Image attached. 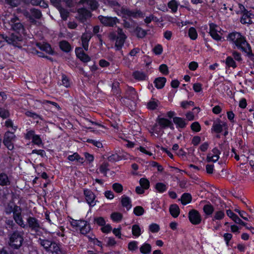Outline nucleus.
I'll use <instances>...</instances> for the list:
<instances>
[{"instance_id": "dca6fc26", "label": "nucleus", "mask_w": 254, "mask_h": 254, "mask_svg": "<svg viewBox=\"0 0 254 254\" xmlns=\"http://www.w3.org/2000/svg\"><path fill=\"white\" fill-rule=\"evenodd\" d=\"M122 13L119 16H122L125 18H136L142 16V13L140 11H134L131 10L129 9L123 7Z\"/></svg>"}, {"instance_id": "5701e85b", "label": "nucleus", "mask_w": 254, "mask_h": 254, "mask_svg": "<svg viewBox=\"0 0 254 254\" xmlns=\"http://www.w3.org/2000/svg\"><path fill=\"white\" fill-rule=\"evenodd\" d=\"M121 203L124 207H126L127 210H129L132 206L131 201L130 198L125 195H123L121 197Z\"/></svg>"}, {"instance_id": "1a4fd4ad", "label": "nucleus", "mask_w": 254, "mask_h": 254, "mask_svg": "<svg viewBox=\"0 0 254 254\" xmlns=\"http://www.w3.org/2000/svg\"><path fill=\"white\" fill-rule=\"evenodd\" d=\"M239 8L243 13V16L241 19V22L242 24H251L252 23L251 19L254 17V15L250 12L248 11L244 5L239 4Z\"/></svg>"}, {"instance_id": "b1692460", "label": "nucleus", "mask_w": 254, "mask_h": 254, "mask_svg": "<svg viewBox=\"0 0 254 254\" xmlns=\"http://www.w3.org/2000/svg\"><path fill=\"white\" fill-rule=\"evenodd\" d=\"M80 232L82 234L86 235L91 230L90 224L86 221L83 220L79 227Z\"/></svg>"}, {"instance_id": "393cba45", "label": "nucleus", "mask_w": 254, "mask_h": 254, "mask_svg": "<svg viewBox=\"0 0 254 254\" xmlns=\"http://www.w3.org/2000/svg\"><path fill=\"white\" fill-rule=\"evenodd\" d=\"M67 159L71 162L76 161L80 164H82L84 162V158L81 157L77 153L75 152L72 155H69L67 157Z\"/></svg>"}, {"instance_id": "4c0bfd02", "label": "nucleus", "mask_w": 254, "mask_h": 254, "mask_svg": "<svg viewBox=\"0 0 254 254\" xmlns=\"http://www.w3.org/2000/svg\"><path fill=\"white\" fill-rule=\"evenodd\" d=\"M203 210L207 216L211 215L214 211V208L210 203L204 205Z\"/></svg>"}, {"instance_id": "f704fd0d", "label": "nucleus", "mask_w": 254, "mask_h": 254, "mask_svg": "<svg viewBox=\"0 0 254 254\" xmlns=\"http://www.w3.org/2000/svg\"><path fill=\"white\" fill-rule=\"evenodd\" d=\"M131 232L133 236L137 238L141 235L143 231L138 224H134L132 226Z\"/></svg>"}, {"instance_id": "603ef678", "label": "nucleus", "mask_w": 254, "mask_h": 254, "mask_svg": "<svg viewBox=\"0 0 254 254\" xmlns=\"http://www.w3.org/2000/svg\"><path fill=\"white\" fill-rule=\"evenodd\" d=\"M108 167V163L104 162L101 165L99 168V170L101 173L103 174L104 176H106L107 172L109 170Z\"/></svg>"}, {"instance_id": "c85d7f7f", "label": "nucleus", "mask_w": 254, "mask_h": 254, "mask_svg": "<svg viewBox=\"0 0 254 254\" xmlns=\"http://www.w3.org/2000/svg\"><path fill=\"white\" fill-rule=\"evenodd\" d=\"M179 5V2L176 0H171L168 3V7L173 13L177 12Z\"/></svg>"}, {"instance_id": "f03ea898", "label": "nucleus", "mask_w": 254, "mask_h": 254, "mask_svg": "<svg viewBox=\"0 0 254 254\" xmlns=\"http://www.w3.org/2000/svg\"><path fill=\"white\" fill-rule=\"evenodd\" d=\"M9 24L11 29L14 32L9 35H13L15 37H20V47L23 39V36L25 35V29L23 25L20 23L19 19L16 16L11 18Z\"/></svg>"}, {"instance_id": "cd10ccee", "label": "nucleus", "mask_w": 254, "mask_h": 254, "mask_svg": "<svg viewBox=\"0 0 254 254\" xmlns=\"http://www.w3.org/2000/svg\"><path fill=\"white\" fill-rule=\"evenodd\" d=\"M37 47L42 51L49 54H53V52L51 46L48 43H37Z\"/></svg>"}, {"instance_id": "bf43d9fd", "label": "nucleus", "mask_w": 254, "mask_h": 254, "mask_svg": "<svg viewBox=\"0 0 254 254\" xmlns=\"http://www.w3.org/2000/svg\"><path fill=\"white\" fill-rule=\"evenodd\" d=\"M149 230L152 233H157L160 230V226L156 223H152L149 226Z\"/></svg>"}, {"instance_id": "13d9d810", "label": "nucleus", "mask_w": 254, "mask_h": 254, "mask_svg": "<svg viewBox=\"0 0 254 254\" xmlns=\"http://www.w3.org/2000/svg\"><path fill=\"white\" fill-rule=\"evenodd\" d=\"M162 127L156 122V123L153 126L151 130L153 132L157 134L161 133L162 132Z\"/></svg>"}, {"instance_id": "680f3d73", "label": "nucleus", "mask_w": 254, "mask_h": 254, "mask_svg": "<svg viewBox=\"0 0 254 254\" xmlns=\"http://www.w3.org/2000/svg\"><path fill=\"white\" fill-rule=\"evenodd\" d=\"M112 230V228L111 225L109 224H105V225L102 226L101 228V231L103 233H106V234L109 233L110 232H111Z\"/></svg>"}, {"instance_id": "7c9ffc66", "label": "nucleus", "mask_w": 254, "mask_h": 254, "mask_svg": "<svg viewBox=\"0 0 254 254\" xmlns=\"http://www.w3.org/2000/svg\"><path fill=\"white\" fill-rule=\"evenodd\" d=\"M166 82V79L164 77H159L156 78L154 81L155 87L158 89L162 88Z\"/></svg>"}, {"instance_id": "e433bc0d", "label": "nucleus", "mask_w": 254, "mask_h": 254, "mask_svg": "<svg viewBox=\"0 0 254 254\" xmlns=\"http://www.w3.org/2000/svg\"><path fill=\"white\" fill-rule=\"evenodd\" d=\"M159 105V102L158 100L152 98L147 103V108L149 110H153L156 109Z\"/></svg>"}, {"instance_id": "423d86ee", "label": "nucleus", "mask_w": 254, "mask_h": 254, "mask_svg": "<svg viewBox=\"0 0 254 254\" xmlns=\"http://www.w3.org/2000/svg\"><path fill=\"white\" fill-rule=\"evenodd\" d=\"M27 228H28L32 232H34L36 235L42 236L41 229L42 227L40 221L35 217L29 216L26 219Z\"/></svg>"}, {"instance_id": "6e6d98bb", "label": "nucleus", "mask_w": 254, "mask_h": 254, "mask_svg": "<svg viewBox=\"0 0 254 254\" xmlns=\"http://www.w3.org/2000/svg\"><path fill=\"white\" fill-rule=\"evenodd\" d=\"M4 126L6 127H11L14 131H15L17 128V126H14L13 122L11 119H7L5 121Z\"/></svg>"}, {"instance_id": "aec40b11", "label": "nucleus", "mask_w": 254, "mask_h": 254, "mask_svg": "<svg viewBox=\"0 0 254 254\" xmlns=\"http://www.w3.org/2000/svg\"><path fill=\"white\" fill-rule=\"evenodd\" d=\"M75 54L77 57L83 62L87 63L91 60L90 58L83 52L82 48H76Z\"/></svg>"}, {"instance_id": "ddd939ff", "label": "nucleus", "mask_w": 254, "mask_h": 254, "mask_svg": "<svg viewBox=\"0 0 254 254\" xmlns=\"http://www.w3.org/2000/svg\"><path fill=\"white\" fill-rule=\"evenodd\" d=\"M100 21L106 26L113 27L119 22L116 17L104 16L100 15L98 16Z\"/></svg>"}, {"instance_id": "a18cd8bd", "label": "nucleus", "mask_w": 254, "mask_h": 254, "mask_svg": "<svg viewBox=\"0 0 254 254\" xmlns=\"http://www.w3.org/2000/svg\"><path fill=\"white\" fill-rule=\"evenodd\" d=\"M133 75L135 79L138 80H145L146 77V75L144 72L139 71L134 72Z\"/></svg>"}, {"instance_id": "4d7b16f0", "label": "nucleus", "mask_w": 254, "mask_h": 254, "mask_svg": "<svg viewBox=\"0 0 254 254\" xmlns=\"http://www.w3.org/2000/svg\"><path fill=\"white\" fill-rule=\"evenodd\" d=\"M133 213L136 216H141L144 214V210L142 207L137 206L134 208Z\"/></svg>"}, {"instance_id": "ea45409f", "label": "nucleus", "mask_w": 254, "mask_h": 254, "mask_svg": "<svg viewBox=\"0 0 254 254\" xmlns=\"http://www.w3.org/2000/svg\"><path fill=\"white\" fill-rule=\"evenodd\" d=\"M60 47L62 51L65 52H68L71 49L70 44L64 40L60 42Z\"/></svg>"}, {"instance_id": "bb28decb", "label": "nucleus", "mask_w": 254, "mask_h": 254, "mask_svg": "<svg viewBox=\"0 0 254 254\" xmlns=\"http://www.w3.org/2000/svg\"><path fill=\"white\" fill-rule=\"evenodd\" d=\"M173 122L176 125L177 128L180 127L184 128L186 127L187 124L185 119L180 117H174L173 118Z\"/></svg>"}, {"instance_id": "20e7f679", "label": "nucleus", "mask_w": 254, "mask_h": 254, "mask_svg": "<svg viewBox=\"0 0 254 254\" xmlns=\"http://www.w3.org/2000/svg\"><path fill=\"white\" fill-rule=\"evenodd\" d=\"M24 232L23 231H15L10 236L9 244L14 249L19 248L23 241Z\"/></svg>"}, {"instance_id": "9d476101", "label": "nucleus", "mask_w": 254, "mask_h": 254, "mask_svg": "<svg viewBox=\"0 0 254 254\" xmlns=\"http://www.w3.org/2000/svg\"><path fill=\"white\" fill-rule=\"evenodd\" d=\"M223 129H228V126L227 123L218 119L215 121L212 127V130L216 133H220Z\"/></svg>"}, {"instance_id": "39448f33", "label": "nucleus", "mask_w": 254, "mask_h": 254, "mask_svg": "<svg viewBox=\"0 0 254 254\" xmlns=\"http://www.w3.org/2000/svg\"><path fill=\"white\" fill-rule=\"evenodd\" d=\"M20 37H15L13 35L8 36L3 34L0 35V48L4 46L5 43L12 45L13 46L20 47Z\"/></svg>"}, {"instance_id": "052dcab7", "label": "nucleus", "mask_w": 254, "mask_h": 254, "mask_svg": "<svg viewBox=\"0 0 254 254\" xmlns=\"http://www.w3.org/2000/svg\"><path fill=\"white\" fill-rule=\"evenodd\" d=\"M16 207H19L17 205L14 204H9L5 208V212L7 214H10L12 212L13 215L14 214V212L15 211V209Z\"/></svg>"}, {"instance_id": "6e6552de", "label": "nucleus", "mask_w": 254, "mask_h": 254, "mask_svg": "<svg viewBox=\"0 0 254 254\" xmlns=\"http://www.w3.org/2000/svg\"><path fill=\"white\" fill-rule=\"evenodd\" d=\"M15 138V135L14 132L9 131H6L4 134L3 143L9 150H12L14 149L13 141Z\"/></svg>"}, {"instance_id": "7ed1b4c3", "label": "nucleus", "mask_w": 254, "mask_h": 254, "mask_svg": "<svg viewBox=\"0 0 254 254\" xmlns=\"http://www.w3.org/2000/svg\"><path fill=\"white\" fill-rule=\"evenodd\" d=\"M43 237V238H40L38 242L47 252L55 254H62L60 245L59 244L47 240L44 237Z\"/></svg>"}, {"instance_id": "a211bd4d", "label": "nucleus", "mask_w": 254, "mask_h": 254, "mask_svg": "<svg viewBox=\"0 0 254 254\" xmlns=\"http://www.w3.org/2000/svg\"><path fill=\"white\" fill-rule=\"evenodd\" d=\"M108 4L114 9V11L118 15H120L122 13V10L124 7L116 0H107Z\"/></svg>"}, {"instance_id": "09e8293b", "label": "nucleus", "mask_w": 254, "mask_h": 254, "mask_svg": "<svg viewBox=\"0 0 254 254\" xmlns=\"http://www.w3.org/2000/svg\"><path fill=\"white\" fill-rule=\"evenodd\" d=\"M93 222L98 226L102 227L106 224V222L105 219L102 217H96L94 218Z\"/></svg>"}, {"instance_id": "4be33fe9", "label": "nucleus", "mask_w": 254, "mask_h": 254, "mask_svg": "<svg viewBox=\"0 0 254 254\" xmlns=\"http://www.w3.org/2000/svg\"><path fill=\"white\" fill-rule=\"evenodd\" d=\"M92 37V34L90 32H85L82 35L81 41L82 47L85 51L88 49V43Z\"/></svg>"}, {"instance_id": "6ab92c4d", "label": "nucleus", "mask_w": 254, "mask_h": 254, "mask_svg": "<svg viewBox=\"0 0 254 254\" xmlns=\"http://www.w3.org/2000/svg\"><path fill=\"white\" fill-rule=\"evenodd\" d=\"M220 151L216 148L212 149V151L208 153L207 155V161L215 162L218 160Z\"/></svg>"}, {"instance_id": "c03bdc74", "label": "nucleus", "mask_w": 254, "mask_h": 254, "mask_svg": "<svg viewBox=\"0 0 254 254\" xmlns=\"http://www.w3.org/2000/svg\"><path fill=\"white\" fill-rule=\"evenodd\" d=\"M225 64L226 65L229 67H232L235 68L237 67V64L235 61L231 56H228L227 57L225 60Z\"/></svg>"}, {"instance_id": "2eb2a0df", "label": "nucleus", "mask_w": 254, "mask_h": 254, "mask_svg": "<svg viewBox=\"0 0 254 254\" xmlns=\"http://www.w3.org/2000/svg\"><path fill=\"white\" fill-rule=\"evenodd\" d=\"M220 28L214 23L209 24V33L212 38L216 41H221L222 37L218 34L220 31Z\"/></svg>"}, {"instance_id": "2f4dec72", "label": "nucleus", "mask_w": 254, "mask_h": 254, "mask_svg": "<svg viewBox=\"0 0 254 254\" xmlns=\"http://www.w3.org/2000/svg\"><path fill=\"white\" fill-rule=\"evenodd\" d=\"M225 214L223 210H219L214 212L212 217V221L221 220L225 217Z\"/></svg>"}, {"instance_id": "79ce46f5", "label": "nucleus", "mask_w": 254, "mask_h": 254, "mask_svg": "<svg viewBox=\"0 0 254 254\" xmlns=\"http://www.w3.org/2000/svg\"><path fill=\"white\" fill-rule=\"evenodd\" d=\"M79 2L80 3H87L93 10L95 9L98 7V2L95 0H81Z\"/></svg>"}, {"instance_id": "864d4df0", "label": "nucleus", "mask_w": 254, "mask_h": 254, "mask_svg": "<svg viewBox=\"0 0 254 254\" xmlns=\"http://www.w3.org/2000/svg\"><path fill=\"white\" fill-rule=\"evenodd\" d=\"M140 185L145 190H147L149 188V181L145 178H141L139 180Z\"/></svg>"}, {"instance_id": "49530a36", "label": "nucleus", "mask_w": 254, "mask_h": 254, "mask_svg": "<svg viewBox=\"0 0 254 254\" xmlns=\"http://www.w3.org/2000/svg\"><path fill=\"white\" fill-rule=\"evenodd\" d=\"M111 219L115 222H119L123 218V215L119 212H113L111 215Z\"/></svg>"}, {"instance_id": "a19ab883", "label": "nucleus", "mask_w": 254, "mask_h": 254, "mask_svg": "<svg viewBox=\"0 0 254 254\" xmlns=\"http://www.w3.org/2000/svg\"><path fill=\"white\" fill-rule=\"evenodd\" d=\"M181 203L183 205H186L190 202L191 200V196L190 193H184L181 198Z\"/></svg>"}, {"instance_id": "f257e3e1", "label": "nucleus", "mask_w": 254, "mask_h": 254, "mask_svg": "<svg viewBox=\"0 0 254 254\" xmlns=\"http://www.w3.org/2000/svg\"><path fill=\"white\" fill-rule=\"evenodd\" d=\"M227 39L242 52L246 53L248 56H253L252 50L250 44L247 42L245 37L239 32H232L230 33Z\"/></svg>"}, {"instance_id": "8fccbe9b", "label": "nucleus", "mask_w": 254, "mask_h": 254, "mask_svg": "<svg viewBox=\"0 0 254 254\" xmlns=\"http://www.w3.org/2000/svg\"><path fill=\"white\" fill-rule=\"evenodd\" d=\"M10 116L9 111L3 107H0V117L3 119H7Z\"/></svg>"}, {"instance_id": "f8f14e48", "label": "nucleus", "mask_w": 254, "mask_h": 254, "mask_svg": "<svg viewBox=\"0 0 254 254\" xmlns=\"http://www.w3.org/2000/svg\"><path fill=\"white\" fill-rule=\"evenodd\" d=\"M84 195L86 201L90 207H93L96 205L97 200L96 199V195L91 190L87 189H84Z\"/></svg>"}, {"instance_id": "c9c22d12", "label": "nucleus", "mask_w": 254, "mask_h": 254, "mask_svg": "<svg viewBox=\"0 0 254 254\" xmlns=\"http://www.w3.org/2000/svg\"><path fill=\"white\" fill-rule=\"evenodd\" d=\"M155 189L158 192L162 193L167 190L168 186L163 183H157L155 185Z\"/></svg>"}, {"instance_id": "473e14b6", "label": "nucleus", "mask_w": 254, "mask_h": 254, "mask_svg": "<svg viewBox=\"0 0 254 254\" xmlns=\"http://www.w3.org/2000/svg\"><path fill=\"white\" fill-rule=\"evenodd\" d=\"M169 211L173 217L176 218L180 214V208L177 204H172L170 206Z\"/></svg>"}, {"instance_id": "f3484780", "label": "nucleus", "mask_w": 254, "mask_h": 254, "mask_svg": "<svg viewBox=\"0 0 254 254\" xmlns=\"http://www.w3.org/2000/svg\"><path fill=\"white\" fill-rule=\"evenodd\" d=\"M25 15L30 19L31 22L35 21L34 18L40 19L42 16L41 11L36 8L31 9L30 12H25Z\"/></svg>"}, {"instance_id": "0eeeda50", "label": "nucleus", "mask_w": 254, "mask_h": 254, "mask_svg": "<svg viewBox=\"0 0 254 254\" xmlns=\"http://www.w3.org/2000/svg\"><path fill=\"white\" fill-rule=\"evenodd\" d=\"M21 213V208L20 207H16L14 212V214L13 215V218L15 222L18 226H19L22 228L25 229L27 228V225L23 220Z\"/></svg>"}, {"instance_id": "774afa93", "label": "nucleus", "mask_w": 254, "mask_h": 254, "mask_svg": "<svg viewBox=\"0 0 254 254\" xmlns=\"http://www.w3.org/2000/svg\"><path fill=\"white\" fill-rule=\"evenodd\" d=\"M191 129L193 131L195 132H198L201 129V127L197 122H195L191 124L190 126Z\"/></svg>"}, {"instance_id": "72a5a7b5", "label": "nucleus", "mask_w": 254, "mask_h": 254, "mask_svg": "<svg viewBox=\"0 0 254 254\" xmlns=\"http://www.w3.org/2000/svg\"><path fill=\"white\" fill-rule=\"evenodd\" d=\"M139 250L142 254H148L151 252V246L149 244L144 243L140 247Z\"/></svg>"}, {"instance_id": "69168bd1", "label": "nucleus", "mask_w": 254, "mask_h": 254, "mask_svg": "<svg viewBox=\"0 0 254 254\" xmlns=\"http://www.w3.org/2000/svg\"><path fill=\"white\" fill-rule=\"evenodd\" d=\"M107 246L108 247H114L117 244V242L113 237L107 238Z\"/></svg>"}, {"instance_id": "e2e57ef3", "label": "nucleus", "mask_w": 254, "mask_h": 254, "mask_svg": "<svg viewBox=\"0 0 254 254\" xmlns=\"http://www.w3.org/2000/svg\"><path fill=\"white\" fill-rule=\"evenodd\" d=\"M35 135L34 130L27 129L26 133L25 134V138L29 140L32 139Z\"/></svg>"}, {"instance_id": "c756f323", "label": "nucleus", "mask_w": 254, "mask_h": 254, "mask_svg": "<svg viewBox=\"0 0 254 254\" xmlns=\"http://www.w3.org/2000/svg\"><path fill=\"white\" fill-rule=\"evenodd\" d=\"M27 3H30L33 5H40L41 7L47 8L48 6V4L43 0H25Z\"/></svg>"}, {"instance_id": "9b49d317", "label": "nucleus", "mask_w": 254, "mask_h": 254, "mask_svg": "<svg viewBox=\"0 0 254 254\" xmlns=\"http://www.w3.org/2000/svg\"><path fill=\"white\" fill-rule=\"evenodd\" d=\"M117 36L115 43L116 50H120L124 46L125 41L127 38L126 35L123 32L122 29L119 28L117 31Z\"/></svg>"}, {"instance_id": "3c124183", "label": "nucleus", "mask_w": 254, "mask_h": 254, "mask_svg": "<svg viewBox=\"0 0 254 254\" xmlns=\"http://www.w3.org/2000/svg\"><path fill=\"white\" fill-rule=\"evenodd\" d=\"M138 242L136 241H132L128 244V249L131 252L135 251L138 249Z\"/></svg>"}, {"instance_id": "338daca9", "label": "nucleus", "mask_w": 254, "mask_h": 254, "mask_svg": "<svg viewBox=\"0 0 254 254\" xmlns=\"http://www.w3.org/2000/svg\"><path fill=\"white\" fill-rule=\"evenodd\" d=\"M223 237L226 245L228 246L229 245L230 241L232 238V234L229 233H226L224 234Z\"/></svg>"}, {"instance_id": "412c9836", "label": "nucleus", "mask_w": 254, "mask_h": 254, "mask_svg": "<svg viewBox=\"0 0 254 254\" xmlns=\"http://www.w3.org/2000/svg\"><path fill=\"white\" fill-rule=\"evenodd\" d=\"M156 122H157L159 126L163 128L167 127H170L171 129L174 128L172 122L167 119L158 117L156 120Z\"/></svg>"}, {"instance_id": "de8ad7c7", "label": "nucleus", "mask_w": 254, "mask_h": 254, "mask_svg": "<svg viewBox=\"0 0 254 254\" xmlns=\"http://www.w3.org/2000/svg\"><path fill=\"white\" fill-rule=\"evenodd\" d=\"M188 34L189 37L191 40H194L197 38V33L195 28L194 27H191L189 29Z\"/></svg>"}, {"instance_id": "0e129e2a", "label": "nucleus", "mask_w": 254, "mask_h": 254, "mask_svg": "<svg viewBox=\"0 0 254 254\" xmlns=\"http://www.w3.org/2000/svg\"><path fill=\"white\" fill-rule=\"evenodd\" d=\"M59 11L62 19L64 20H66L67 17H68L69 14V13L67 11V10L64 8H61L60 9Z\"/></svg>"}, {"instance_id": "58836bf2", "label": "nucleus", "mask_w": 254, "mask_h": 254, "mask_svg": "<svg viewBox=\"0 0 254 254\" xmlns=\"http://www.w3.org/2000/svg\"><path fill=\"white\" fill-rule=\"evenodd\" d=\"M10 184V181L7 175L5 173L0 174V185L7 186Z\"/></svg>"}, {"instance_id": "a878e982", "label": "nucleus", "mask_w": 254, "mask_h": 254, "mask_svg": "<svg viewBox=\"0 0 254 254\" xmlns=\"http://www.w3.org/2000/svg\"><path fill=\"white\" fill-rule=\"evenodd\" d=\"M126 97L131 100H135L137 98V94L133 87H129L128 88L126 94Z\"/></svg>"}, {"instance_id": "37998d69", "label": "nucleus", "mask_w": 254, "mask_h": 254, "mask_svg": "<svg viewBox=\"0 0 254 254\" xmlns=\"http://www.w3.org/2000/svg\"><path fill=\"white\" fill-rule=\"evenodd\" d=\"M61 81L62 83H60V85H62L66 88H68L70 86L71 82L66 75L62 74Z\"/></svg>"}, {"instance_id": "5fc2aeb1", "label": "nucleus", "mask_w": 254, "mask_h": 254, "mask_svg": "<svg viewBox=\"0 0 254 254\" xmlns=\"http://www.w3.org/2000/svg\"><path fill=\"white\" fill-rule=\"evenodd\" d=\"M112 189L115 192L118 193H121L123 190V186L121 184L118 183L113 184Z\"/></svg>"}, {"instance_id": "4468645a", "label": "nucleus", "mask_w": 254, "mask_h": 254, "mask_svg": "<svg viewBox=\"0 0 254 254\" xmlns=\"http://www.w3.org/2000/svg\"><path fill=\"white\" fill-rule=\"evenodd\" d=\"M188 216L190 221L193 225H198L201 222V216L199 212L195 209L190 210Z\"/></svg>"}]
</instances>
